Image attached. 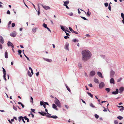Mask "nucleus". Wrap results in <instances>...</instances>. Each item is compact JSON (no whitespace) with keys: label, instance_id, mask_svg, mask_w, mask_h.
<instances>
[{"label":"nucleus","instance_id":"nucleus-59","mask_svg":"<svg viewBox=\"0 0 124 124\" xmlns=\"http://www.w3.org/2000/svg\"><path fill=\"white\" fill-rule=\"evenodd\" d=\"M30 114H31L32 115V118H33L34 116V115L32 113H31Z\"/></svg>","mask_w":124,"mask_h":124},{"label":"nucleus","instance_id":"nucleus-29","mask_svg":"<svg viewBox=\"0 0 124 124\" xmlns=\"http://www.w3.org/2000/svg\"><path fill=\"white\" fill-rule=\"evenodd\" d=\"M28 74L30 77L31 76V72L29 71H28Z\"/></svg>","mask_w":124,"mask_h":124},{"label":"nucleus","instance_id":"nucleus-35","mask_svg":"<svg viewBox=\"0 0 124 124\" xmlns=\"http://www.w3.org/2000/svg\"><path fill=\"white\" fill-rule=\"evenodd\" d=\"M78 66L79 68L81 69L82 68V66L80 63H79Z\"/></svg>","mask_w":124,"mask_h":124},{"label":"nucleus","instance_id":"nucleus-34","mask_svg":"<svg viewBox=\"0 0 124 124\" xmlns=\"http://www.w3.org/2000/svg\"><path fill=\"white\" fill-rule=\"evenodd\" d=\"M94 116L97 119L99 117V116L98 115L96 114H95Z\"/></svg>","mask_w":124,"mask_h":124},{"label":"nucleus","instance_id":"nucleus-15","mask_svg":"<svg viewBox=\"0 0 124 124\" xmlns=\"http://www.w3.org/2000/svg\"><path fill=\"white\" fill-rule=\"evenodd\" d=\"M97 75H98L99 77L102 78V74L100 72L98 71L97 72Z\"/></svg>","mask_w":124,"mask_h":124},{"label":"nucleus","instance_id":"nucleus-26","mask_svg":"<svg viewBox=\"0 0 124 124\" xmlns=\"http://www.w3.org/2000/svg\"><path fill=\"white\" fill-rule=\"evenodd\" d=\"M66 86L67 88V90L69 91V92H70L71 91L69 87L68 86H67L66 85Z\"/></svg>","mask_w":124,"mask_h":124},{"label":"nucleus","instance_id":"nucleus-4","mask_svg":"<svg viewBox=\"0 0 124 124\" xmlns=\"http://www.w3.org/2000/svg\"><path fill=\"white\" fill-rule=\"evenodd\" d=\"M99 86L100 89L102 88L105 86V84L104 82H101L99 84Z\"/></svg>","mask_w":124,"mask_h":124},{"label":"nucleus","instance_id":"nucleus-45","mask_svg":"<svg viewBox=\"0 0 124 124\" xmlns=\"http://www.w3.org/2000/svg\"><path fill=\"white\" fill-rule=\"evenodd\" d=\"M81 17L83 19L85 20H87V19L85 17H83V16H81Z\"/></svg>","mask_w":124,"mask_h":124},{"label":"nucleus","instance_id":"nucleus-32","mask_svg":"<svg viewBox=\"0 0 124 124\" xmlns=\"http://www.w3.org/2000/svg\"><path fill=\"white\" fill-rule=\"evenodd\" d=\"M90 106L91 107H93V108H94L95 107V106L93 105V104L92 103H91L90 104Z\"/></svg>","mask_w":124,"mask_h":124},{"label":"nucleus","instance_id":"nucleus-2","mask_svg":"<svg viewBox=\"0 0 124 124\" xmlns=\"http://www.w3.org/2000/svg\"><path fill=\"white\" fill-rule=\"evenodd\" d=\"M54 99H55L54 101L55 103L57 105L58 107L60 108L61 107V103L59 100L55 97Z\"/></svg>","mask_w":124,"mask_h":124},{"label":"nucleus","instance_id":"nucleus-54","mask_svg":"<svg viewBox=\"0 0 124 124\" xmlns=\"http://www.w3.org/2000/svg\"><path fill=\"white\" fill-rule=\"evenodd\" d=\"M7 14H10V11L9 10H8L7 12Z\"/></svg>","mask_w":124,"mask_h":124},{"label":"nucleus","instance_id":"nucleus-12","mask_svg":"<svg viewBox=\"0 0 124 124\" xmlns=\"http://www.w3.org/2000/svg\"><path fill=\"white\" fill-rule=\"evenodd\" d=\"M57 106L54 104H52V107L53 108L55 109V110H58V108H57Z\"/></svg>","mask_w":124,"mask_h":124},{"label":"nucleus","instance_id":"nucleus-33","mask_svg":"<svg viewBox=\"0 0 124 124\" xmlns=\"http://www.w3.org/2000/svg\"><path fill=\"white\" fill-rule=\"evenodd\" d=\"M46 61L47 62H51L52 60L51 59H46Z\"/></svg>","mask_w":124,"mask_h":124},{"label":"nucleus","instance_id":"nucleus-27","mask_svg":"<svg viewBox=\"0 0 124 124\" xmlns=\"http://www.w3.org/2000/svg\"><path fill=\"white\" fill-rule=\"evenodd\" d=\"M121 15L122 17V18L123 19V20H124V14L123 13H122L121 14Z\"/></svg>","mask_w":124,"mask_h":124},{"label":"nucleus","instance_id":"nucleus-49","mask_svg":"<svg viewBox=\"0 0 124 124\" xmlns=\"http://www.w3.org/2000/svg\"><path fill=\"white\" fill-rule=\"evenodd\" d=\"M118 122L117 120H115L114 121V123L115 124H118Z\"/></svg>","mask_w":124,"mask_h":124},{"label":"nucleus","instance_id":"nucleus-28","mask_svg":"<svg viewBox=\"0 0 124 124\" xmlns=\"http://www.w3.org/2000/svg\"><path fill=\"white\" fill-rule=\"evenodd\" d=\"M13 108L15 111H16L17 110V108L15 106L13 105Z\"/></svg>","mask_w":124,"mask_h":124},{"label":"nucleus","instance_id":"nucleus-47","mask_svg":"<svg viewBox=\"0 0 124 124\" xmlns=\"http://www.w3.org/2000/svg\"><path fill=\"white\" fill-rule=\"evenodd\" d=\"M64 38L66 39H67V38H69V37L67 36H65L64 37Z\"/></svg>","mask_w":124,"mask_h":124},{"label":"nucleus","instance_id":"nucleus-14","mask_svg":"<svg viewBox=\"0 0 124 124\" xmlns=\"http://www.w3.org/2000/svg\"><path fill=\"white\" fill-rule=\"evenodd\" d=\"M2 69L3 70V72L4 74L3 77V78H5L6 75V70H5L4 69L3 67L2 68Z\"/></svg>","mask_w":124,"mask_h":124},{"label":"nucleus","instance_id":"nucleus-50","mask_svg":"<svg viewBox=\"0 0 124 124\" xmlns=\"http://www.w3.org/2000/svg\"><path fill=\"white\" fill-rule=\"evenodd\" d=\"M18 52L19 54H21L22 53V51L21 50H19L18 51Z\"/></svg>","mask_w":124,"mask_h":124},{"label":"nucleus","instance_id":"nucleus-37","mask_svg":"<svg viewBox=\"0 0 124 124\" xmlns=\"http://www.w3.org/2000/svg\"><path fill=\"white\" fill-rule=\"evenodd\" d=\"M69 29H70V31H71L72 32H73L74 30L72 29L70 27H69Z\"/></svg>","mask_w":124,"mask_h":124},{"label":"nucleus","instance_id":"nucleus-57","mask_svg":"<svg viewBox=\"0 0 124 124\" xmlns=\"http://www.w3.org/2000/svg\"><path fill=\"white\" fill-rule=\"evenodd\" d=\"M81 100L85 104H86V103L85 101H84L83 99H82Z\"/></svg>","mask_w":124,"mask_h":124},{"label":"nucleus","instance_id":"nucleus-23","mask_svg":"<svg viewBox=\"0 0 124 124\" xmlns=\"http://www.w3.org/2000/svg\"><path fill=\"white\" fill-rule=\"evenodd\" d=\"M87 93L92 98H93V95L88 92H87Z\"/></svg>","mask_w":124,"mask_h":124},{"label":"nucleus","instance_id":"nucleus-6","mask_svg":"<svg viewBox=\"0 0 124 124\" xmlns=\"http://www.w3.org/2000/svg\"><path fill=\"white\" fill-rule=\"evenodd\" d=\"M115 74V72L113 70H111L110 72V76L111 77H113Z\"/></svg>","mask_w":124,"mask_h":124},{"label":"nucleus","instance_id":"nucleus-7","mask_svg":"<svg viewBox=\"0 0 124 124\" xmlns=\"http://www.w3.org/2000/svg\"><path fill=\"white\" fill-rule=\"evenodd\" d=\"M39 113L40 114L43 116H46V115H47V114L44 112L41 111V112H39Z\"/></svg>","mask_w":124,"mask_h":124},{"label":"nucleus","instance_id":"nucleus-20","mask_svg":"<svg viewBox=\"0 0 124 124\" xmlns=\"http://www.w3.org/2000/svg\"><path fill=\"white\" fill-rule=\"evenodd\" d=\"M23 118H24L25 119V120H27V122H29V119L28 118H27L26 116H24L23 117Z\"/></svg>","mask_w":124,"mask_h":124},{"label":"nucleus","instance_id":"nucleus-1","mask_svg":"<svg viewBox=\"0 0 124 124\" xmlns=\"http://www.w3.org/2000/svg\"><path fill=\"white\" fill-rule=\"evenodd\" d=\"M82 60L84 61H86L89 59L91 56L90 52L88 50H83L82 52Z\"/></svg>","mask_w":124,"mask_h":124},{"label":"nucleus","instance_id":"nucleus-55","mask_svg":"<svg viewBox=\"0 0 124 124\" xmlns=\"http://www.w3.org/2000/svg\"><path fill=\"white\" fill-rule=\"evenodd\" d=\"M46 28L49 31L51 32V31L50 30V29L48 28V27H47Z\"/></svg>","mask_w":124,"mask_h":124},{"label":"nucleus","instance_id":"nucleus-41","mask_svg":"<svg viewBox=\"0 0 124 124\" xmlns=\"http://www.w3.org/2000/svg\"><path fill=\"white\" fill-rule=\"evenodd\" d=\"M40 105L41 106L43 105H44V104H45L44 103V102H42V101H40Z\"/></svg>","mask_w":124,"mask_h":124},{"label":"nucleus","instance_id":"nucleus-63","mask_svg":"<svg viewBox=\"0 0 124 124\" xmlns=\"http://www.w3.org/2000/svg\"><path fill=\"white\" fill-rule=\"evenodd\" d=\"M86 36L87 37H90V35H89L88 34H86Z\"/></svg>","mask_w":124,"mask_h":124},{"label":"nucleus","instance_id":"nucleus-42","mask_svg":"<svg viewBox=\"0 0 124 124\" xmlns=\"http://www.w3.org/2000/svg\"><path fill=\"white\" fill-rule=\"evenodd\" d=\"M31 100L30 101V102H32V103L33 99L32 97L31 96Z\"/></svg>","mask_w":124,"mask_h":124},{"label":"nucleus","instance_id":"nucleus-3","mask_svg":"<svg viewBox=\"0 0 124 124\" xmlns=\"http://www.w3.org/2000/svg\"><path fill=\"white\" fill-rule=\"evenodd\" d=\"M47 115H46V116L48 118H52L54 119H56L58 118V117L56 116H52L50 115V114L47 112Z\"/></svg>","mask_w":124,"mask_h":124},{"label":"nucleus","instance_id":"nucleus-62","mask_svg":"<svg viewBox=\"0 0 124 124\" xmlns=\"http://www.w3.org/2000/svg\"><path fill=\"white\" fill-rule=\"evenodd\" d=\"M117 107H118L119 108H121H121H124V107H123L122 106H117Z\"/></svg>","mask_w":124,"mask_h":124},{"label":"nucleus","instance_id":"nucleus-25","mask_svg":"<svg viewBox=\"0 0 124 124\" xmlns=\"http://www.w3.org/2000/svg\"><path fill=\"white\" fill-rule=\"evenodd\" d=\"M105 90L107 92H109L110 90V89L109 88H107L105 89Z\"/></svg>","mask_w":124,"mask_h":124},{"label":"nucleus","instance_id":"nucleus-10","mask_svg":"<svg viewBox=\"0 0 124 124\" xmlns=\"http://www.w3.org/2000/svg\"><path fill=\"white\" fill-rule=\"evenodd\" d=\"M8 46H11L12 48H14V47L13 44L10 41L8 42Z\"/></svg>","mask_w":124,"mask_h":124},{"label":"nucleus","instance_id":"nucleus-36","mask_svg":"<svg viewBox=\"0 0 124 124\" xmlns=\"http://www.w3.org/2000/svg\"><path fill=\"white\" fill-rule=\"evenodd\" d=\"M68 15L70 16H71L73 15V13L71 12L68 14Z\"/></svg>","mask_w":124,"mask_h":124},{"label":"nucleus","instance_id":"nucleus-8","mask_svg":"<svg viewBox=\"0 0 124 124\" xmlns=\"http://www.w3.org/2000/svg\"><path fill=\"white\" fill-rule=\"evenodd\" d=\"M118 89H117L115 91L112 92V93L113 94H118Z\"/></svg>","mask_w":124,"mask_h":124},{"label":"nucleus","instance_id":"nucleus-64","mask_svg":"<svg viewBox=\"0 0 124 124\" xmlns=\"http://www.w3.org/2000/svg\"><path fill=\"white\" fill-rule=\"evenodd\" d=\"M11 21H9V23H8V25H10L11 24Z\"/></svg>","mask_w":124,"mask_h":124},{"label":"nucleus","instance_id":"nucleus-16","mask_svg":"<svg viewBox=\"0 0 124 124\" xmlns=\"http://www.w3.org/2000/svg\"><path fill=\"white\" fill-rule=\"evenodd\" d=\"M110 83L111 84H114V81L113 78H111L110 80Z\"/></svg>","mask_w":124,"mask_h":124},{"label":"nucleus","instance_id":"nucleus-43","mask_svg":"<svg viewBox=\"0 0 124 124\" xmlns=\"http://www.w3.org/2000/svg\"><path fill=\"white\" fill-rule=\"evenodd\" d=\"M15 25V24L14 23H13L12 24V27H14Z\"/></svg>","mask_w":124,"mask_h":124},{"label":"nucleus","instance_id":"nucleus-46","mask_svg":"<svg viewBox=\"0 0 124 124\" xmlns=\"http://www.w3.org/2000/svg\"><path fill=\"white\" fill-rule=\"evenodd\" d=\"M108 9L109 10H110V11L111 10V6L110 4L109 5V6L108 7Z\"/></svg>","mask_w":124,"mask_h":124},{"label":"nucleus","instance_id":"nucleus-19","mask_svg":"<svg viewBox=\"0 0 124 124\" xmlns=\"http://www.w3.org/2000/svg\"><path fill=\"white\" fill-rule=\"evenodd\" d=\"M5 56L6 58H8V53L7 51H6L5 54Z\"/></svg>","mask_w":124,"mask_h":124},{"label":"nucleus","instance_id":"nucleus-51","mask_svg":"<svg viewBox=\"0 0 124 124\" xmlns=\"http://www.w3.org/2000/svg\"><path fill=\"white\" fill-rule=\"evenodd\" d=\"M105 7H107L108 6V4L107 3H105L104 4Z\"/></svg>","mask_w":124,"mask_h":124},{"label":"nucleus","instance_id":"nucleus-60","mask_svg":"<svg viewBox=\"0 0 124 124\" xmlns=\"http://www.w3.org/2000/svg\"><path fill=\"white\" fill-rule=\"evenodd\" d=\"M0 48L2 49V45L0 43Z\"/></svg>","mask_w":124,"mask_h":124},{"label":"nucleus","instance_id":"nucleus-40","mask_svg":"<svg viewBox=\"0 0 124 124\" xmlns=\"http://www.w3.org/2000/svg\"><path fill=\"white\" fill-rule=\"evenodd\" d=\"M31 111L32 112H34V113H35V112H34L35 110V109L31 108Z\"/></svg>","mask_w":124,"mask_h":124},{"label":"nucleus","instance_id":"nucleus-39","mask_svg":"<svg viewBox=\"0 0 124 124\" xmlns=\"http://www.w3.org/2000/svg\"><path fill=\"white\" fill-rule=\"evenodd\" d=\"M88 11L87 12V15L88 16H89L90 15L91 13L90 12H89V9H88Z\"/></svg>","mask_w":124,"mask_h":124},{"label":"nucleus","instance_id":"nucleus-58","mask_svg":"<svg viewBox=\"0 0 124 124\" xmlns=\"http://www.w3.org/2000/svg\"><path fill=\"white\" fill-rule=\"evenodd\" d=\"M79 9H78V14H80L81 13V12L79 11Z\"/></svg>","mask_w":124,"mask_h":124},{"label":"nucleus","instance_id":"nucleus-44","mask_svg":"<svg viewBox=\"0 0 124 124\" xmlns=\"http://www.w3.org/2000/svg\"><path fill=\"white\" fill-rule=\"evenodd\" d=\"M24 55V56H25V57L27 58V59L29 60V61H30V60L29 58L28 57L25 55V54L24 53H23Z\"/></svg>","mask_w":124,"mask_h":124},{"label":"nucleus","instance_id":"nucleus-30","mask_svg":"<svg viewBox=\"0 0 124 124\" xmlns=\"http://www.w3.org/2000/svg\"><path fill=\"white\" fill-rule=\"evenodd\" d=\"M61 26V29H62V31H65V29L64 27L63 26Z\"/></svg>","mask_w":124,"mask_h":124},{"label":"nucleus","instance_id":"nucleus-38","mask_svg":"<svg viewBox=\"0 0 124 124\" xmlns=\"http://www.w3.org/2000/svg\"><path fill=\"white\" fill-rule=\"evenodd\" d=\"M68 46H69L68 45H66L65 46V48L66 49L68 50H69Z\"/></svg>","mask_w":124,"mask_h":124},{"label":"nucleus","instance_id":"nucleus-31","mask_svg":"<svg viewBox=\"0 0 124 124\" xmlns=\"http://www.w3.org/2000/svg\"><path fill=\"white\" fill-rule=\"evenodd\" d=\"M43 26L45 27V28H46L47 27V25L46 24H45V23H44L43 24Z\"/></svg>","mask_w":124,"mask_h":124},{"label":"nucleus","instance_id":"nucleus-17","mask_svg":"<svg viewBox=\"0 0 124 124\" xmlns=\"http://www.w3.org/2000/svg\"><path fill=\"white\" fill-rule=\"evenodd\" d=\"M69 0H67L65 1H64V4L63 5V6H65L68 5L69 3Z\"/></svg>","mask_w":124,"mask_h":124},{"label":"nucleus","instance_id":"nucleus-5","mask_svg":"<svg viewBox=\"0 0 124 124\" xmlns=\"http://www.w3.org/2000/svg\"><path fill=\"white\" fill-rule=\"evenodd\" d=\"M16 35V33L14 31L13 32L11 33L10 34V35L12 37H15Z\"/></svg>","mask_w":124,"mask_h":124},{"label":"nucleus","instance_id":"nucleus-48","mask_svg":"<svg viewBox=\"0 0 124 124\" xmlns=\"http://www.w3.org/2000/svg\"><path fill=\"white\" fill-rule=\"evenodd\" d=\"M77 41L78 42V40H77L76 39H75L73 40V41L74 42H76Z\"/></svg>","mask_w":124,"mask_h":124},{"label":"nucleus","instance_id":"nucleus-11","mask_svg":"<svg viewBox=\"0 0 124 124\" xmlns=\"http://www.w3.org/2000/svg\"><path fill=\"white\" fill-rule=\"evenodd\" d=\"M0 42L2 44H3L4 43L3 38L1 36H0Z\"/></svg>","mask_w":124,"mask_h":124},{"label":"nucleus","instance_id":"nucleus-21","mask_svg":"<svg viewBox=\"0 0 124 124\" xmlns=\"http://www.w3.org/2000/svg\"><path fill=\"white\" fill-rule=\"evenodd\" d=\"M94 81L96 83H99V81L96 78H95L94 79Z\"/></svg>","mask_w":124,"mask_h":124},{"label":"nucleus","instance_id":"nucleus-52","mask_svg":"<svg viewBox=\"0 0 124 124\" xmlns=\"http://www.w3.org/2000/svg\"><path fill=\"white\" fill-rule=\"evenodd\" d=\"M121 79H122L121 78H119L118 79V80H117V81L118 82H119L121 80Z\"/></svg>","mask_w":124,"mask_h":124},{"label":"nucleus","instance_id":"nucleus-61","mask_svg":"<svg viewBox=\"0 0 124 124\" xmlns=\"http://www.w3.org/2000/svg\"><path fill=\"white\" fill-rule=\"evenodd\" d=\"M36 75H37V76H38L39 75V72H37V73H36Z\"/></svg>","mask_w":124,"mask_h":124},{"label":"nucleus","instance_id":"nucleus-18","mask_svg":"<svg viewBox=\"0 0 124 124\" xmlns=\"http://www.w3.org/2000/svg\"><path fill=\"white\" fill-rule=\"evenodd\" d=\"M124 90V88L122 87H120L119 89V92L120 93H122Z\"/></svg>","mask_w":124,"mask_h":124},{"label":"nucleus","instance_id":"nucleus-24","mask_svg":"<svg viewBox=\"0 0 124 124\" xmlns=\"http://www.w3.org/2000/svg\"><path fill=\"white\" fill-rule=\"evenodd\" d=\"M117 118L119 119V120H121L123 118V117L121 116H118Z\"/></svg>","mask_w":124,"mask_h":124},{"label":"nucleus","instance_id":"nucleus-13","mask_svg":"<svg viewBox=\"0 0 124 124\" xmlns=\"http://www.w3.org/2000/svg\"><path fill=\"white\" fill-rule=\"evenodd\" d=\"M42 6L43 8L46 10L49 9L50 8L48 6H43L42 5H41Z\"/></svg>","mask_w":124,"mask_h":124},{"label":"nucleus","instance_id":"nucleus-9","mask_svg":"<svg viewBox=\"0 0 124 124\" xmlns=\"http://www.w3.org/2000/svg\"><path fill=\"white\" fill-rule=\"evenodd\" d=\"M95 72L94 71H91L90 73V75L92 77L95 75Z\"/></svg>","mask_w":124,"mask_h":124},{"label":"nucleus","instance_id":"nucleus-22","mask_svg":"<svg viewBox=\"0 0 124 124\" xmlns=\"http://www.w3.org/2000/svg\"><path fill=\"white\" fill-rule=\"evenodd\" d=\"M23 118V117L22 116H20L18 117V120L19 122H20V121Z\"/></svg>","mask_w":124,"mask_h":124},{"label":"nucleus","instance_id":"nucleus-53","mask_svg":"<svg viewBox=\"0 0 124 124\" xmlns=\"http://www.w3.org/2000/svg\"><path fill=\"white\" fill-rule=\"evenodd\" d=\"M88 86L91 87H93V85L92 84H88Z\"/></svg>","mask_w":124,"mask_h":124},{"label":"nucleus","instance_id":"nucleus-56","mask_svg":"<svg viewBox=\"0 0 124 124\" xmlns=\"http://www.w3.org/2000/svg\"><path fill=\"white\" fill-rule=\"evenodd\" d=\"M65 32L66 33V34L67 36H68L70 35V34H69V33H68L67 32H66L65 31Z\"/></svg>","mask_w":124,"mask_h":124}]
</instances>
